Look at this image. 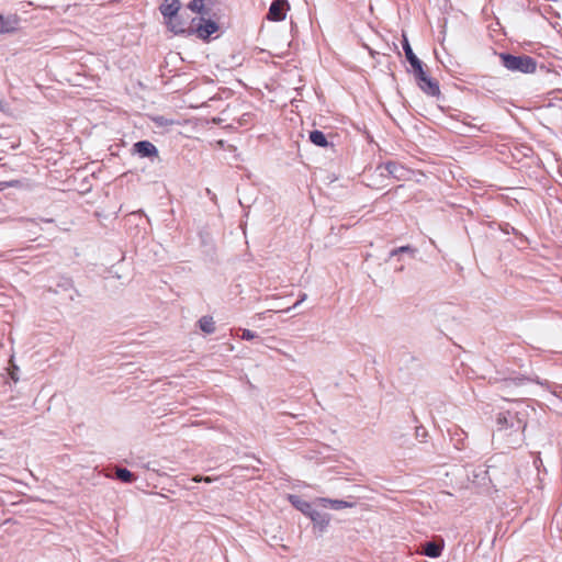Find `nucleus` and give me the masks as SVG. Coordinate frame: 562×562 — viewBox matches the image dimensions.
Here are the masks:
<instances>
[{"mask_svg": "<svg viewBox=\"0 0 562 562\" xmlns=\"http://www.w3.org/2000/svg\"><path fill=\"white\" fill-rule=\"evenodd\" d=\"M526 422L517 413L506 412L497 417V429L495 436L504 440L508 448H516L524 440Z\"/></svg>", "mask_w": 562, "mask_h": 562, "instance_id": "1", "label": "nucleus"}, {"mask_svg": "<svg viewBox=\"0 0 562 562\" xmlns=\"http://www.w3.org/2000/svg\"><path fill=\"white\" fill-rule=\"evenodd\" d=\"M499 58L505 68L510 71H518L522 74H532L536 71L537 63L528 55H512L507 53L499 54Z\"/></svg>", "mask_w": 562, "mask_h": 562, "instance_id": "2", "label": "nucleus"}, {"mask_svg": "<svg viewBox=\"0 0 562 562\" xmlns=\"http://www.w3.org/2000/svg\"><path fill=\"white\" fill-rule=\"evenodd\" d=\"M180 7L181 4L179 0H164L160 7L161 14L169 20L171 30L175 33H183L187 31L180 23L177 22Z\"/></svg>", "mask_w": 562, "mask_h": 562, "instance_id": "3", "label": "nucleus"}, {"mask_svg": "<svg viewBox=\"0 0 562 562\" xmlns=\"http://www.w3.org/2000/svg\"><path fill=\"white\" fill-rule=\"evenodd\" d=\"M217 30L218 25L216 22L201 16L199 19H192L188 32L190 34L195 33L200 38L206 40Z\"/></svg>", "mask_w": 562, "mask_h": 562, "instance_id": "4", "label": "nucleus"}, {"mask_svg": "<svg viewBox=\"0 0 562 562\" xmlns=\"http://www.w3.org/2000/svg\"><path fill=\"white\" fill-rule=\"evenodd\" d=\"M417 86L426 94L430 97H438L440 94L439 83L437 80L427 76L426 71L422 67V72H414Z\"/></svg>", "mask_w": 562, "mask_h": 562, "instance_id": "5", "label": "nucleus"}, {"mask_svg": "<svg viewBox=\"0 0 562 562\" xmlns=\"http://www.w3.org/2000/svg\"><path fill=\"white\" fill-rule=\"evenodd\" d=\"M289 9L290 4L288 0H273L270 4L267 19L270 21H283Z\"/></svg>", "mask_w": 562, "mask_h": 562, "instance_id": "6", "label": "nucleus"}, {"mask_svg": "<svg viewBox=\"0 0 562 562\" xmlns=\"http://www.w3.org/2000/svg\"><path fill=\"white\" fill-rule=\"evenodd\" d=\"M133 153L140 158L155 159L159 157L157 147L149 140H139L133 145Z\"/></svg>", "mask_w": 562, "mask_h": 562, "instance_id": "7", "label": "nucleus"}, {"mask_svg": "<svg viewBox=\"0 0 562 562\" xmlns=\"http://www.w3.org/2000/svg\"><path fill=\"white\" fill-rule=\"evenodd\" d=\"M379 169L386 171L387 175L397 180H405L411 172L408 169L395 161H387L384 166H380Z\"/></svg>", "mask_w": 562, "mask_h": 562, "instance_id": "8", "label": "nucleus"}, {"mask_svg": "<svg viewBox=\"0 0 562 562\" xmlns=\"http://www.w3.org/2000/svg\"><path fill=\"white\" fill-rule=\"evenodd\" d=\"M316 502L322 505L323 507L329 506L333 509L339 510L342 508H351L355 506V503L341 501V499H331L326 497H319L316 499Z\"/></svg>", "mask_w": 562, "mask_h": 562, "instance_id": "9", "label": "nucleus"}, {"mask_svg": "<svg viewBox=\"0 0 562 562\" xmlns=\"http://www.w3.org/2000/svg\"><path fill=\"white\" fill-rule=\"evenodd\" d=\"M403 49L405 52L406 58L408 63L411 64L414 72H422V60L417 58V56L414 54L408 41L405 38L403 43Z\"/></svg>", "mask_w": 562, "mask_h": 562, "instance_id": "10", "label": "nucleus"}, {"mask_svg": "<svg viewBox=\"0 0 562 562\" xmlns=\"http://www.w3.org/2000/svg\"><path fill=\"white\" fill-rule=\"evenodd\" d=\"M308 517L314 522L315 526L319 527L321 530H324L330 520V517L326 513H321L313 508V510L310 513Z\"/></svg>", "mask_w": 562, "mask_h": 562, "instance_id": "11", "label": "nucleus"}, {"mask_svg": "<svg viewBox=\"0 0 562 562\" xmlns=\"http://www.w3.org/2000/svg\"><path fill=\"white\" fill-rule=\"evenodd\" d=\"M443 549V542L428 541L423 546V553L429 558H438Z\"/></svg>", "mask_w": 562, "mask_h": 562, "instance_id": "12", "label": "nucleus"}, {"mask_svg": "<svg viewBox=\"0 0 562 562\" xmlns=\"http://www.w3.org/2000/svg\"><path fill=\"white\" fill-rule=\"evenodd\" d=\"M289 499L291 502V504L296 508L299 509L300 512H302L304 515H306L308 517L310 513L313 510V506L302 499L301 497L296 496V495H290L289 496Z\"/></svg>", "mask_w": 562, "mask_h": 562, "instance_id": "13", "label": "nucleus"}, {"mask_svg": "<svg viewBox=\"0 0 562 562\" xmlns=\"http://www.w3.org/2000/svg\"><path fill=\"white\" fill-rule=\"evenodd\" d=\"M308 138H310L311 143H313L314 145H316L318 147L326 148L330 145L329 142L327 140L326 135L322 131H318V130H314V131L310 132Z\"/></svg>", "mask_w": 562, "mask_h": 562, "instance_id": "14", "label": "nucleus"}, {"mask_svg": "<svg viewBox=\"0 0 562 562\" xmlns=\"http://www.w3.org/2000/svg\"><path fill=\"white\" fill-rule=\"evenodd\" d=\"M533 381V379L525 378V376H517V378H510V379H504L502 383V391H505V389L514 386L522 385L525 382ZM535 382L542 384V382L535 380Z\"/></svg>", "mask_w": 562, "mask_h": 562, "instance_id": "15", "label": "nucleus"}, {"mask_svg": "<svg viewBox=\"0 0 562 562\" xmlns=\"http://www.w3.org/2000/svg\"><path fill=\"white\" fill-rule=\"evenodd\" d=\"M115 477L123 483H133L136 480V475L125 468H116Z\"/></svg>", "mask_w": 562, "mask_h": 562, "instance_id": "16", "label": "nucleus"}, {"mask_svg": "<svg viewBox=\"0 0 562 562\" xmlns=\"http://www.w3.org/2000/svg\"><path fill=\"white\" fill-rule=\"evenodd\" d=\"M16 27V20L14 18H4L0 14V34L14 31Z\"/></svg>", "mask_w": 562, "mask_h": 562, "instance_id": "17", "label": "nucleus"}, {"mask_svg": "<svg viewBox=\"0 0 562 562\" xmlns=\"http://www.w3.org/2000/svg\"><path fill=\"white\" fill-rule=\"evenodd\" d=\"M199 327L205 334H212L215 331V322L212 316H203L199 321Z\"/></svg>", "mask_w": 562, "mask_h": 562, "instance_id": "18", "label": "nucleus"}, {"mask_svg": "<svg viewBox=\"0 0 562 562\" xmlns=\"http://www.w3.org/2000/svg\"><path fill=\"white\" fill-rule=\"evenodd\" d=\"M48 290L59 294L63 292H72L74 288L70 279L63 278L61 281L57 283L56 288L49 286Z\"/></svg>", "mask_w": 562, "mask_h": 562, "instance_id": "19", "label": "nucleus"}, {"mask_svg": "<svg viewBox=\"0 0 562 562\" xmlns=\"http://www.w3.org/2000/svg\"><path fill=\"white\" fill-rule=\"evenodd\" d=\"M402 254H409L412 257H414L416 254V249L409 245L401 246L390 251L387 260L392 259L393 257H397Z\"/></svg>", "mask_w": 562, "mask_h": 562, "instance_id": "20", "label": "nucleus"}, {"mask_svg": "<svg viewBox=\"0 0 562 562\" xmlns=\"http://www.w3.org/2000/svg\"><path fill=\"white\" fill-rule=\"evenodd\" d=\"M257 337V334L249 330V329H243L241 338L246 340H250Z\"/></svg>", "mask_w": 562, "mask_h": 562, "instance_id": "21", "label": "nucleus"}, {"mask_svg": "<svg viewBox=\"0 0 562 562\" xmlns=\"http://www.w3.org/2000/svg\"><path fill=\"white\" fill-rule=\"evenodd\" d=\"M215 479L214 477H211V476H201V475H196L192 479V481L194 482H205V483H211L213 482Z\"/></svg>", "mask_w": 562, "mask_h": 562, "instance_id": "22", "label": "nucleus"}, {"mask_svg": "<svg viewBox=\"0 0 562 562\" xmlns=\"http://www.w3.org/2000/svg\"><path fill=\"white\" fill-rule=\"evenodd\" d=\"M307 295L305 293H303L301 295V299L293 305V307L297 306L301 302H303L304 300H306Z\"/></svg>", "mask_w": 562, "mask_h": 562, "instance_id": "23", "label": "nucleus"}, {"mask_svg": "<svg viewBox=\"0 0 562 562\" xmlns=\"http://www.w3.org/2000/svg\"><path fill=\"white\" fill-rule=\"evenodd\" d=\"M11 378L12 380L18 381V378L15 376L14 372H11Z\"/></svg>", "mask_w": 562, "mask_h": 562, "instance_id": "24", "label": "nucleus"}, {"mask_svg": "<svg viewBox=\"0 0 562 562\" xmlns=\"http://www.w3.org/2000/svg\"><path fill=\"white\" fill-rule=\"evenodd\" d=\"M403 270V266L396 268V271H402Z\"/></svg>", "mask_w": 562, "mask_h": 562, "instance_id": "25", "label": "nucleus"}, {"mask_svg": "<svg viewBox=\"0 0 562 562\" xmlns=\"http://www.w3.org/2000/svg\"><path fill=\"white\" fill-rule=\"evenodd\" d=\"M0 110L3 111V104L0 102Z\"/></svg>", "mask_w": 562, "mask_h": 562, "instance_id": "26", "label": "nucleus"}]
</instances>
